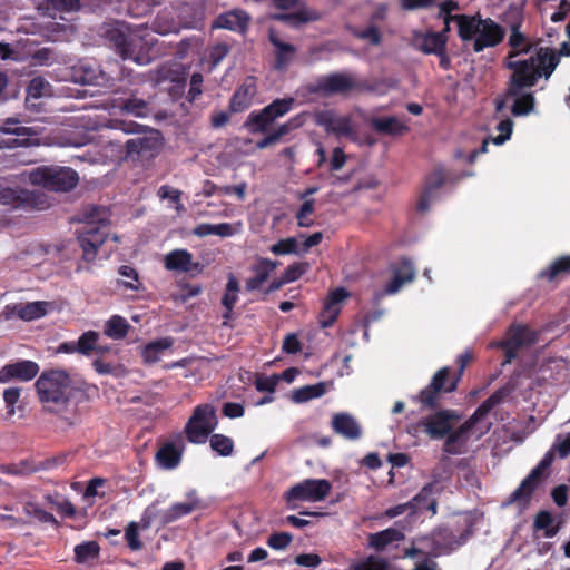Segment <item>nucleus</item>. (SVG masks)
<instances>
[{"mask_svg":"<svg viewBox=\"0 0 570 570\" xmlns=\"http://www.w3.org/2000/svg\"><path fill=\"white\" fill-rule=\"evenodd\" d=\"M403 534L396 529H386L374 533L370 537L371 546L377 550H382L390 543L400 541Z\"/></svg>","mask_w":570,"mask_h":570,"instance_id":"nucleus-49","label":"nucleus"},{"mask_svg":"<svg viewBox=\"0 0 570 570\" xmlns=\"http://www.w3.org/2000/svg\"><path fill=\"white\" fill-rule=\"evenodd\" d=\"M293 97L274 99L259 110L252 111L243 124V127L252 135L267 134L271 126L288 114L295 106Z\"/></svg>","mask_w":570,"mask_h":570,"instance_id":"nucleus-7","label":"nucleus"},{"mask_svg":"<svg viewBox=\"0 0 570 570\" xmlns=\"http://www.w3.org/2000/svg\"><path fill=\"white\" fill-rule=\"evenodd\" d=\"M238 292H239V283L234 275H230L227 284L226 291L222 297V305L225 307V313L223 314V318L228 320L233 313V308L238 301Z\"/></svg>","mask_w":570,"mask_h":570,"instance_id":"nucleus-40","label":"nucleus"},{"mask_svg":"<svg viewBox=\"0 0 570 570\" xmlns=\"http://www.w3.org/2000/svg\"><path fill=\"white\" fill-rule=\"evenodd\" d=\"M120 129L126 134H141L125 144V158L132 163H144L156 158L164 145L159 130L130 121L121 122Z\"/></svg>","mask_w":570,"mask_h":570,"instance_id":"nucleus-5","label":"nucleus"},{"mask_svg":"<svg viewBox=\"0 0 570 570\" xmlns=\"http://www.w3.org/2000/svg\"><path fill=\"white\" fill-rule=\"evenodd\" d=\"M331 491V483L325 479H307L293 485L286 493L285 500L291 509H296L297 501L318 502Z\"/></svg>","mask_w":570,"mask_h":570,"instance_id":"nucleus-12","label":"nucleus"},{"mask_svg":"<svg viewBox=\"0 0 570 570\" xmlns=\"http://www.w3.org/2000/svg\"><path fill=\"white\" fill-rule=\"evenodd\" d=\"M505 36V30L491 18L481 19L478 36L473 42V50L481 52L487 48L500 45Z\"/></svg>","mask_w":570,"mask_h":570,"instance_id":"nucleus-18","label":"nucleus"},{"mask_svg":"<svg viewBox=\"0 0 570 570\" xmlns=\"http://www.w3.org/2000/svg\"><path fill=\"white\" fill-rule=\"evenodd\" d=\"M521 21L514 22L511 24V33L509 37V46L512 48V51L508 55V60H511L513 57H517L520 53H529L531 50V45H525V36L520 31Z\"/></svg>","mask_w":570,"mask_h":570,"instance_id":"nucleus-39","label":"nucleus"},{"mask_svg":"<svg viewBox=\"0 0 570 570\" xmlns=\"http://www.w3.org/2000/svg\"><path fill=\"white\" fill-rule=\"evenodd\" d=\"M415 275L412 263L403 259L401 264L394 269L392 279L386 284L384 292H376L374 294L375 303H379L382 297L387 294H395L405 284L413 281Z\"/></svg>","mask_w":570,"mask_h":570,"instance_id":"nucleus-22","label":"nucleus"},{"mask_svg":"<svg viewBox=\"0 0 570 570\" xmlns=\"http://www.w3.org/2000/svg\"><path fill=\"white\" fill-rule=\"evenodd\" d=\"M229 47L224 42L216 43L209 51V60L213 67L219 65L228 55Z\"/></svg>","mask_w":570,"mask_h":570,"instance_id":"nucleus-63","label":"nucleus"},{"mask_svg":"<svg viewBox=\"0 0 570 570\" xmlns=\"http://www.w3.org/2000/svg\"><path fill=\"white\" fill-rule=\"evenodd\" d=\"M556 450H550L544 454L539 464L531 471V473L521 482L519 488L511 494V502H518L521 507H524L534 489L537 488L539 480L543 473V471L550 466L553 461V452Z\"/></svg>","mask_w":570,"mask_h":570,"instance_id":"nucleus-15","label":"nucleus"},{"mask_svg":"<svg viewBox=\"0 0 570 570\" xmlns=\"http://www.w3.org/2000/svg\"><path fill=\"white\" fill-rule=\"evenodd\" d=\"M481 19L480 13L473 16L455 14L458 35L462 41H470L476 38Z\"/></svg>","mask_w":570,"mask_h":570,"instance_id":"nucleus-37","label":"nucleus"},{"mask_svg":"<svg viewBox=\"0 0 570 570\" xmlns=\"http://www.w3.org/2000/svg\"><path fill=\"white\" fill-rule=\"evenodd\" d=\"M497 130L500 132L497 137L492 138L494 145H502L510 139L513 130V121L510 118L501 120Z\"/></svg>","mask_w":570,"mask_h":570,"instance_id":"nucleus-58","label":"nucleus"},{"mask_svg":"<svg viewBox=\"0 0 570 570\" xmlns=\"http://www.w3.org/2000/svg\"><path fill=\"white\" fill-rule=\"evenodd\" d=\"M248 22L249 17L245 11L233 10L219 14L214 22V27L243 33L247 30Z\"/></svg>","mask_w":570,"mask_h":570,"instance_id":"nucleus-30","label":"nucleus"},{"mask_svg":"<svg viewBox=\"0 0 570 570\" xmlns=\"http://www.w3.org/2000/svg\"><path fill=\"white\" fill-rule=\"evenodd\" d=\"M348 296V292L343 287H337L328 293L323 303L321 313V323L323 327L331 326L337 318L341 311V303Z\"/></svg>","mask_w":570,"mask_h":570,"instance_id":"nucleus-26","label":"nucleus"},{"mask_svg":"<svg viewBox=\"0 0 570 570\" xmlns=\"http://www.w3.org/2000/svg\"><path fill=\"white\" fill-rule=\"evenodd\" d=\"M23 511L29 518L36 519L40 522L57 523L55 517L51 513L45 511L32 502H27L23 507Z\"/></svg>","mask_w":570,"mask_h":570,"instance_id":"nucleus-54","label":"nucleus"},{"mask_svg":"<svg viewBox=\"0 0 570 570\" xmlns=\"http://www.w3.org/2000/svg\"><path fill=\"white\" fill-rule=\"evenodd\" d=\"M165 268L175 272H200L203 266L193 261V254L187 249H174L166 254L164 258Z\"/></svg>","mask_w":570,"mask_h":570,"instance_id":"nucleus-24","label":"nucleus"},{"mask_svg":"<svg viewBox=\"0 0 570 570\" xmlns=\"http://www.w3.org/2000/svg\"><path fill=\"white\" fill-rule=\"evenodd\" d=\"M541 336V331L529 324L512 322L504 336L495 345L503 350L504 356H518L519 352L534 346Z\"/></svg>","mask_w":570,"mask_h":570,"instance_id":"nucleus-9","label":"nucleus"},{"mask_svg":"<svg viewBox=\"0 0 570 570\" xmlns=\"http://www.w3.org/2000/svg\"><path fill=\"white\" fill-rule=\"evenodd\" d=\"M216 425L214 407L209 404L199 405L186 425L187 438L193 443H204Z\"/></svg>","mask_w":570,"mask_h":570,"instance_id":"nucleus-13","label":"nucleus"},{"mask_svg":"<svg viewBox=\"0 0 570 570\" xmlns=\"http://www.w3.org/2000/svg\"><path fill=\"white\" fill-rule=\"evenodd\" d=\"M99 338V334L94 331L85 332L77 342H65L60 344L56 353H65V354H72V353H79L87 355L91 351L96 348L97 341Z\"/></svg>","mask_w":570,"mask_h":570,"instance_id":"nucleus-29","label":"nucleus"},{"mask_svg":"<svg viewBox=\"0 0 570 570\" xmlns=\"http://www.w3.org/2000/svg\"><path fill=\"white\" fill-rule=\"evenodd\" d=\"M269 250L274 255H287V254L296 253L297 252V240L294 237L281 239L277 243L273 244L271 246Z\"/></svg>","mask_w":570,"mask_h":570,"instance_id":"nucleus-57","label":"nucleus"},{"mask_svg":"<svg viewBox=\"0 0 570 570\" xmlns=\"http://www.w3.org/2000/svg\"><path fill=\"white\" fill-rule=\"evenodd\" d=\"M459 376L450 375V368L443 367L435 373L432 380V386L441 392H451L456 387Z\"/></svg>","mask_w":570,"mask_h":570,"instance_id":"nucleus-48","label":"nucleus"},{"mask_svg":"<svg viewBox=\"0 0 570 570\" xmlns=\"http://www.w3.org/2000/svg\"><path fill=\"white\" fill-rule=\"evenodd\" d=\"M257 94L255 77H246L245 80L236 88L229 100L230 112L237 114L248 109Z\"/></svg>","mask_w":570,"mask_h":570,"instance_id":"nucleus-20","label":"nucleus"},{"mask_svg":"<svg viewBox=\"0 0 570 570\" xmlns=\"http://www.w3.org/2000/svg\"><path fill=\"white\" fill-rule=\"evenodd\" d=\"M458 416L450 411H440L425 419L412 423L407 426V432L414 436L421 433L428 434L431 439L444 438L454 426Z\"/></svg>","mask_w":570,"mask_h":570,"instance_id":"nucleus-11","label":"nucleus"},{"mask_svg":"<svg viewBox=\"0 0 570 570\" xmlns=\"http://www.w3.org/2000/svg\"><path fill=\"white\" fill-rule=\"evenodd\" d=\"M371 126L382 135L402 136L410 131V127L401 122L395 116L373 118Z\"/></svg>","mask_w":570,"mask_h":570,"instance_id":"nucleus-36","label":"nucleus"},{"mask_svg":"<svg viewBox=\"0 0 570 570\" xmlns=\"http://www.w3.org/2000/svg\"><path fill=\"white\" fill-rule=\"evenodd\" d=\"M439 491L436 483L425 485L419 494L413 498L411 507L416 512L431 511L432 515L436 513L435 494Z\"/></svg>","mask_w":570,"mask_h":570,"instance_id":"nucleus-35","label":"nucleus"},{"mask_svg":"<svg viewBox=\"0 0 570 570\" xmlns=\"http://www.w3.org/2000/svg\"><path fill=\"white\" fill-rule=\"evenodd\" d=\"M209 442H210V448L214 451H216L217 453H219L220 455L227 456V455L232 454V452H233V448H234L233 441L225 435L214 434L210 438Z\"/></svg>","mask_w":570,"mask_h":570,"instance_id":"nucleus-56","label":"nucleus"},{"mask_svg":"<svg viewBox=\"0 0 570 570\" xmlns=\"http://www.w3.org/2000/svg\"><path fill=\"white\" fill-rule=\"evenodd\" d=\"M570 275V256H560L554 259L547 268L538 274V278L549 283L559 282Z\"/></svg>","mask_w":570,"mask_h":570,"instance_id":"nucleus-34","label":"nucleus"},{"mask_svg":"<svg viewBox=\"0 0 570 570\" xmlns=\"http://www.w3.org/2000/svg\"><path fill=\"white\" fill-rule=\"evenodd\" d=\"M352 33L354 37L367 41L372 46L381 43L382 36L377 27L370 26L365 29L353 28Z\"/></svg>","mask_w":570,"mask_h":570,"instance_id":"nucleus-55","label":"nucleus"},{"mask_svg":"<svg viewBox=\"0 0 570 570\" xmlns=\"http://www.w3.org/2000/svg\"><path fill=\"white\" fill-rule=\"evenodd\" d=\"M27 98L26 101L29 102L30 99H38L43 96L50 95V83L43 77H35L32 78L27 86Z\"/></svg>","mask_w":570,"mask_h":570,"instance_id":"nucleus-50","label":"nucleus"},{"mask_svg":"<svg viewBox=\"0 0 570 570\" xmlns=\"http://www.w3.org/2000/svg\"><path fill=\"white\" fill-rule=\"evenodd\" d=\"M118 107L122 112L139 118L147 117L149 114L148 104L144 99L137 97L121 99Z\"/></svg>","mask_w":570,"mask_h":570,"instance_id":"nucleus-43","label":"nucleus"},{"mask_svg":"<svg viewBox=\"0 0 570 570\" xmlns=\"http://www.w3.org/2000/svg\"><path fill=\"white\" fill-rule=\"evenodd\" d=\"M552 450L558 452L560 458H566L570 454V432L560 434L556 438Z\"/></svg>","mask_w":570,"mask_h":570,"instance_id":"nucleus-64","label":"nucleus"},{"mask_svg":"<svg viewBox=\"0 0 570 570\" xmlns=\"http://www.w3.org/2000/svg\"><path fill=\"white\" fill-rule=\"evenodd\" d=\"M77 72V81L82 85L105 86L109 77L100 70V67L91 62H80Z\"/></svg>","mask_w":570,"mask_h":570,"instance_id":"nucleus-31","label":"nucleus"},{"mask_svg":"<svg viewBox=\"0 0 570 570\" xmlns=\"http://www.w3.org/2000/svg\"><path fill=\"white\" fill-rule=\"evenodd\" d=\"M307 263H294L284 271L282 277L286 284L292 283L301 278V276L307 271Z\"/></svg>","mask_w":570,"mask_h":570,"instance_id":"nucleus-59","label":"nucleus"},{"mask_svg":"<svg viewBox=\"0 0 570 570\" xmlns=\"http://www.w3.org/2000/svg\"><path fill=\"white\" fill-rule=\"evenodd\" d=\"M314 121L317 126L322 127L325 132L332 134L337 138L355 137V128L352 125L351 117L340 116L332 109L315 112Z\"/></svg>","mask_w":570,"mask_h":570,"instance_id":"nucleus-14","label":"nucleus"},{"mask_svg":"<svg viewBox=\"0 0 570 570\" xmlns=\"http://www.w3.org/2000/svg\"><path fill=\"white\" fill-rule=\"evenodd\" d=\"M273 20L285 22L291 27L297 28L303 23L317 21L321 19V14L309 8H299L298 10L289 13H275L272 16Z\"/></svg>","mask_w":570,"mask_h":570,"instance_id":"nucleus-32","label":"nucleus"},{"mask_svg":"<svg viewBox=\"0 0 570 570\" xmlns=\"http://www.w3.org/2000/svg\"><path fill=\"white\" fill-rule=\"evenodd\" d=\"M325 393L323 384L307 385L293 392V401L296 403L307 402L312 399L320 397Z\"/></svg>","mask_w":570,"mask_h":570,"instance_id":"nucleus-51","label":"nucleus"},{"mask_svg":"<svg viewBox=\"0 0 570 570\" xmlns=\"http://www.w3.org/2000/svg\"><path fill=\"white\" fill-rule=\"evenodd\" d=\"M99 546L95 541L85 542L75 547L76 561L88 562L98 557Z\"/></svg>","mask_w":570,"mask_h":570,"instance_id":"nucleus-52","label":"nucleus"},{"mask_svg":"<svg viewBox=\"0 0 570 570\" xmlns=\"http://www.w3.org/2000/svg\"><path fill=\"white\" fill-rule=\"evenodd\" d=\"M448 36L443 33L430 32L426 33L421 43V50L424 53H440L446 47Z\"/></svg>","mask_w":570,"mask_h":570,"instance_id":"nucleus-47","label":"nucleus"},{"mask_svg":"<svg viewBox=\"0 0 570 570\" xmlns=\"http://www.w3.org/2000/svg\"><path fill=\"white\" fill-rule=\"evenodd\" d=\"M92 367L101 375L118 377L125 373V367L115 358H95Z\"/></svg>","mask_w":570,"mask_h":570,"instance_id":"nucleus-46","label":"nucleus"},{"mask_svg":"<svg viewBox=\"0 0 570 570\" xmlns=\"http://www.w3.org/2000/svg\"><path fill=\"white\" fill-rule=\"evenodd\" d=\"M39 372V365L32 361H20L8 364L0 370V382L8 383L13 380L21 382L32 380Z\"/></svg>","mask_w":570,"mask_h":570,"instance_id":"nucleus-21","label":"nucleus"},{"mask_svg":"<svg viewBox=\"0 0 570 570\" xmlns=\"http://www.w3.org/2000/svg\"><path fill=\"white\" fill-rule=\"evenodd\" d=\"M30 181L52 191H69L78 183L76 170L70 167H38L30 173Z\"/></svg>","mask_w":570,"mask_h":570,"instance_id":"nucleus-8","label":"nucleus"},{"mask_svg":"<svg viewBox=\"0 0 570 570\" xmlns=\"http://www.w3.org/2000/svg\"><path fill=\"white\" fill-rule=\"evenodd\" d=\"M554 519L548 511H541L534 519V527L538 530H544V537L552 538L557 534L558 529L553 527Z\"/></svg>","mask_w":570,"mask_h":570,"instance_id":"nucleus-53","label":"nucleus"},{"mask_svg":"<svg viewBox=\"0 0 570 570\" xmlns=\"http://www.w3.org/2000/svg\"><path fill=\"white\" fill-rule=\"evenodd\" d=\"M445 178L442 168H436L426 177L424 189L417 199V212L424 213L429 210L431 202L436 197L439 189L444 185Z\"/></svg>","mask_w":570,"mask_h":570,"instance_id":"nucleus-23","label":"nucleus"},{"mask_svg":"<svg viewBox=\"0 0 570 570\" xmlns=\"http://www.w3.org/2000/svg\"><path fill=\"white\" fill-rule=\"evenodd\" d=\"M470 533L454 535L448 530H439L433 533L431 539H422L414 543V547L407 551L409 557H436L443 553H449L454 549L462 546L469 538Z\"/></svg>","mask_w":570,"mask_h":570,"instance_id":"nucleus-10","label":"nucleus"},{"mask_svg":"<svg viewBox=\"0 0 570 570\" xmlns=\"http://www.w3.org/2000/svg\"><path fill=\"white\" fill-rule=\"evenodd\" d=\"M130 325L128 321L120 315H112L104 326V333L110 338L122 340L126 337Z\"/></svg>","mask_w":570,"mask_h":570,"instance_id":"nucleus-42","label":"nucleus"},{"mask_svg":"<svg viewBox=\"0 0 570 570\" xmlns=\"http://www.w3.org/2000/svg\"><path fill=\"white\" fill-rule=\"evenodd\" d=\"M48 7L60 12H73L80 8V0H46Z\"/></svg>","mask_w":570,"mask_h":570,"instance_id":"nucleus-62","label":"nucleus"},{"mask_svg":"<svg viewBox=\"0 0 570 570\" xmlns=\"http://www.w3.org/2000/svg\"><path fill=\"white\" fill-rule=\"evenodd\" d=\"M356 87L352 76L343 72H333L322 77L314 87L309 88L313 94L346 95Z\"/></svg>","mask_w":570,"mask_h":570,"instance_id":"nucleus-16","label":"nucleus"},{"mask_svg":"<svg viewBox=\"0 0 570 570\" xmlns=\"http://www.w3.org/2000/svg\"><path fill=\"white\" fill-rule=\"evenodd\" d=\"M505 67L513 72L509 78L504 94L495 98L497 112L504 110L510 97L519 96L521 91L534 87L542 76L533 57L523 60H507Z\"/></svg>","mask_w":570,"mask_h":570,"instance_id":"nucleus-6","label":"nucleus"},{"mask_svg":"<svg viewBox=\"0 0 570 570\" xmlns=\"http://www.w3.org/2000/svg\"><path fill=\"white\" fill-rule=\"evenodd\" d=\"M200 507V501L196 495L195 491H190L186 495V500L177 502L170 505L167 510L160 513V520L163 523H171L185 515H188L193 511Z\"/></svg>","mask_w":570,"mask_h":570,"instance_id":"nucleus-27","label":"nucleus"},{"mask_svg":"<svg viewBox=\"0 0 570 570\" xmlns=\"http://www.w3.org/2000/svg\"><path fill=\"white\" fill-rule=\"evenodd\" d=\"M173 345V340L169 337L159 338L148 343L145 347L144 356H156L158 353H163Z\"/></svg>","mask_w":570,"mask_h":570,"instance_id":"nucleus-60","label":"nucleus"},{"mask_svg":"<svg viewBox=\"0 0 570 570\" xmlns=\"http://www.w3.org/2000/svg\"><path fill=\"white\" fill-rule=\"evenodd\" d=\"M268 40L274 47V68L279 71L285 70L295 57L296 47L284 42L273 29L268 32Z\"/></svg>","mask_w":570,"mask_h":570,"instance_id":"nucleus-25","label":"nucleus"},{"mask_svg":"<svg viewBox=\"0 0 570 570\" xmlns=\"http://www.w3.org/2000/svg\"><path fill=\"white\" fill-rule=\"evenodd\" d=\"M514 102L511 112L515 117L529 115L535 105V98L532 92L521 91L519 96L512 97Z\"/></svg>","mask_w":570,"mask_h":570,"instance_id":"nucleus-45","label":"nucleus"},{"mask_svg":"<svg viewBox=\"0 0 570 570\" xmlns=\"http://www.w3.org/2000/svg\"><path fill=\"white\" fill-rule=\"evenodd\" d=\"M105 38L124 60L131 59L138 65L149 62V40L129 24L117 22L108 27L105 31Z\"/></svg>","mask_w":570,"mask_h":570,"instance_id":"nucleus-3","label":"nucleus"},{"mask_svg":"<svg viewBox=\"0 0 570 570\" xmlns=\"http://www.w3.org/2000/svg\"><path fill=\"white\" fill-rule=\"evenodd\" d=\"M83 222L85 225L79 232L77 240L82 249V258L86 262H92L108 237V210L101 206H91L86 209Z\"/></svg>","mask_w":570,"mask_h":570,"instance_id":"nucleus-4","label":"nucleus"},{"mask_svg":"<svg viewBox=\"0 0 570 570\" xmlns=\"http://www.w3.org/2000/svg\"><path fill=\"white\" fill-rule=\"evenodd\" d=\"M0 204L10 210L33 208L37 206V195L20 186L0 185Z\"/></svg>","mask_w":570,"mask_h":570,"instance_id":"nucleus-17","label":"nucleus"},{"mask_svg":"<svg viewBox=\"0 0 570 570\" xmlns=\"http://www.w3.org/2000/svg\"><path fill=\"white\" fill-rule=\"evenodd\" d=\"M331 426L337 434L348 440H357L362 434L361 425L355 417L348 413L334 414Z\"/></svg>","mask_w":570,"mask_h":570,"instance_id":"nucleus-28","label":"nucleus"},{"mask_svg":"<svg viewBox=\"0 0 570 570\" xmlns=\"http://www.w3.org/2000/svg\"><path fill=\"white\" fill-rule=\"evenodd\" d=\"M118 273L122 277L127 278L126 281L118 279L117 281L118 287H124L126 289H130V291H135V292H139V291L144 289V285L139 279L138 272L134 267H131L129 265H121L118 269Z\"/></svg>","mask_w":570,"mask_h":570,"instance_id":"nucleus-44","label":"nucleus"},{"mask_svg":"<svg viewBox=\"0 0 570 570\" xmlns=\"http://www.w3.org/2000/svg\"><path fill=\"white\" fill-rule=\"evenodd\" d=\"M183 450V444L165 443L156 453L157 464L166 470L176 468L180 462Z\"/></svg>","mask_w":570,"mask_h":570,"instance_id":"nucleus-33","label":"nucleus"},{"mask_svg":"<svg viewBox=\"0 0 570 570\" xmlns=\"http://www.w3.org/2000/svg\"><path fill=\"white\" fill-rule=\"evenodd\" d=\"M351 570H389L387 563L379 558L370 557L351 567Z\"/></svg>","mask_w":570,"mask_h":570,"instance_id":"nucleus-61","label":"nucleus"},{"mask_svg":"<svg viewBox=\"0 0 570 570\" xmlns=\"http://www.w3.org/2000/svg\"><path fill=\"white\" fill-rule=\"evenodd\" d=\"M279 262L272 261L265 257H258L250 266L253 276L248 277L245 282V289L247 292H255L262 289V286L269 278L271 274L278 267Z\"/></svg>","mask_w":570,"mask_h":570,"instance_id":"nucleus-19","label":"nucleus"},{"mask_svg":"<svg viewBox=\"0 0 570 570\" xmlns=\"http://www.w3.org/2000/svg\"><path fill=\"white\" fill-rule=\"evenodd\" d=\"M533 58L535 60V65L540 68L542 76L546 78L550 77L559 63V57H557L550 48H539L535 57Z\"/></svg>","mask_w":570,"mask_h":570,"instance_id":"nucleus-41","label":"nucleus"},{"mask_svg":"<svg viewBox=\"0 0 570 570\" xmlns=\"http://www.w3.org/2000/svg\"><path fill=\"white\" fill-rule=\"evenodd\" d=\"M48 302L37 301L26 304H16L13 313L23 321L38 320L47 314Z\"/></svg>","mask_w":570,"mask_h":570,"instance_id":"nucleus-38","label":"nucleus"},{"mask_svg":"<svg viewBox=\"0 0 570 570\" xmlns=\"http://www.w3.org/2000/svg\"><path fill=\"white\" fill-rule=\"evenodd\" d=\"M504 396L505 392L500 390L485 400L465 423L449 434L444 451L450 454L461 453L470 440H478L487 433L491 423L485 420V416Z\"/></svg>","mask_w":570,"mask_h":570,"instance_id":"nucleus-2","label":"nucleus"},{"mask_svg":"<svg viewBox=\"0 0 570 570\" xmlns=\"http://www.w3.org/2000/svg\"><path fill=\"white\" fill-rule=\"evenodd\" d=\"M40 402L50 411H61L75 399H81L88 384L78 374L63 370H50L40 374L36 381Z\"/></svg>","mask_w":570,"mask_h":570,"instance_id":"nucleus-1","label":"nucleus"}]
</instances>
